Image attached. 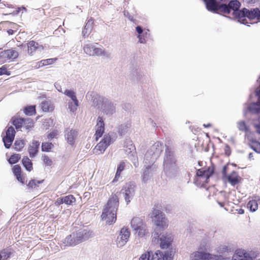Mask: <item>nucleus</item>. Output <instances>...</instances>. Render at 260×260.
Returning a JSON list of instances; mask_svg holds the SVG:
<instances>
[{
	"mask_svg": "<svg viewBox=\"0 0 260 260\" xmlns=\"http://www.w3.org/2000/svg\"><path fill=\"white\" fill-rule=\"evenodd\" d=\"M119 206V199L116 195H113L108 200L101 215L102 220L111 225L116 220V212Z\"/></svg>",
	"mask_w": 260,
	"mask_h": 260,
	"instance_id": "f257e3e1",
	"label": "nucleus"
},
{
	"mask_svg": "<svg viewBox=\"0 0 260 260\" xmlns=\"http://www.w3.org/2000/svg\"><path fill=\"white\" fill-rule=\"evenodd\" d=\"M93 236L92 231L81 229L68 236L64 239L63 243L66 246H74L93 237Z\"/></svg>",
	"mask_w": 260,
	"mask_h": 260,
	"instance_id": "f03ea898",
	"label": "nucleus"
},
{
	"mask_svg": "<svg viewBox=\"0 0 260 260\" xmlns=\"http://www.w3.org/2000/svg\"><path fill=\"white\" fill-rule=\"evenodd\" d=\"M92 99L93 103L96 106L101 105V108L104 113L108 115H112L116 112V104L110 99L94 94Z\"/></svg>",
	"mask_w": 260,
	"mask_h": 260,
	"instance_id": "7ed1b4c3",
	"label": "nucleus"
},
{
	"mask_svg": "<svg viewBox=\"0 0 260 260\" xmlns=\"http://www.w3.org/2000/svg\"><path fill=\"white\" fill-rule=\"evenodd\" d=\"M164 149L163 143L157 141L153 144L147 150L144 156V162H154L160 156Z\"/></svg>",
	"mask_w": 260,
	"mask_h": 260,
	"instance_id": "20e7f679",
	"label": "nucleus"
},
{
	"mask_svg": "<svg viewBox=\"0 0 260 260\" xmlns=\"http://www.w3.org/2000/svg\"><path fill=\"white\" fill-rule=\"evenodd\" d=\"M117 138L116 133L111 132L104 135L102 140L95 146L93 149V153L100 154L104 153L107 148Z\"/></svg>",
	"mask_w": 260,
	"mask_h": 260,
	"instance_id": "39448f33",
	"label": "nucleus"
},
{
	"mask_svg": "<svg viewBox=\"0 0 260 260\" xmlns=\"http://www.w3.org/2000/svg\"><path fill=\"white\" fill-rule=\"evenodd\" d=\"M173 241L172 236L170 234H159L156 229L153 235L152 242L159 244L162 249L167 248Z\"/></svg>",
	"mask_w": 260,
	"mask_h": 260,
	"instance_id": "423d86ee",
	"label": "nucleus"
},
{
	"mask_svg": "<svg viewBox=\"0 0 260 260\" xmlns=\"http://www.w3.org/2000/svg\"><path fill=\"white\" fill-rule=\"evenodd\" d=\"M240 7V3L237 0L230 1L228 5L221 4L220 5V12L224 13L229 14L233 11L232 14L234 17L237 19L238 21L241 16V10H239Z\"/></svg>",
	"mask_w": 260,
	"mask_h": 260,
	"instance_id": "0eeeda50",
	"label": "nucleus"
},
{
	"mask_svg": "<svg viewBox=\"0 0 260 260\" xmlns=\"http://www.w3.org/2000/svg\"><path fill=\"white\" fill-rule=\"evenodd\" d=\"M214 171V167L212 166L206 169L202 168L198 170L196 173L197 177L195 179L196 183L201 184L202 186L208 183L209 178L213 175Z\"/></svg>",
	"mask_w": 260,
	"mask_h": 260,
	"instance_id": "6e6552de",
	"label": "nucleus"
},
{
	"mask_svg": "<svg viewBox=\"0 0 260 260\" xmlns=\"http://www.w3.org/2000/svg\"><path fill=\"white\" fill-rule=\"evenodd\" d=\"M241 16L238 22L241 23L246 24L247 23L246 17L250 20L256 18L257 20H260V10L258 8L251 9L250 10L243 8L241 10Z\"/></svg>",
	"mask_w": 260,
	"mask_h": 260,
	"instance_id": "1a4fd4ad",
	"label": "nucleus"
},
{
	"mask_svg": "<svg viewBox=\"0 0 260 260\" xmlns=\"http://www.w3.org/2000/svg\"><path fill=\"white\" fill-rule=\"evenodd\" d=\"M131 227L136 234L140 237H143L148 233L146 225L143 220L139 217H134L131 222Z\"/></svg>",
	"mask_w": 260,
	"mask_h": 260,
	"instance_id": "9d476101",
	"label": "nucleus"
},
{
	"mask_svg": "<svg viewBox=\"0 0 260 260\" xmlns=\"http://www.w3.org/2000/svg\"><path fill=\"white\" fill-rule=\"evenodd\" d=\"M151 217L154 219L157 228L164 230L168 226L167 219L165 215L161 211L157 209H154L151 213Z\"/></svg>",
	"mask_w": 260,
	"mask_h": 260,
	"instance_id": "9b49d317",
	"label": "nucleus"
},
{
	"mask_svg": "<svg viewBox=\"0 0 260 260\" xmlns=\"http://www.w3.org/2000/svg\"><path fill=\"white\" fill-rule=\"evenodd\" d=\"M136 190V185L134 182L126 183L121 190L126 204H128L133 199Z\"/></svg>",
	"mask_w": 260,
	"mask_h": 260,
	"instance_id": "f8f14e48",
	"label": "nucleus"
},
{
	"mask_svg": "<svg viewBox=\"0 0 260 260\" xmlns=\"http://www.w3.org/2000/svg\"><path fill=\"white\" fill-rule=\"evenodd\" d=\"M12 122L17 129L23 128L26 131H29L30 128L34 126L33 120L30 118H14Z\"/></svg>",
	"mask_w": 260,
	"mask_h": 260,
	"instance_id": "ddd939ff",
	"label": "nucleus"
},
{
	"mask_svg": "<svg viewBox=\"0 0 260 260\" xmlns=\"http://www.w3.org/2000/svg\"><path fill=\"white\" fill-rule=\"evenodd\" d=\"M84 52L89 56L105 55V50L102 47H98L95 44L88 43L84 45Z\"/></svg>",
	"mask_w": 260,
	"mask_h": 260,
	"instance_id": "4468645a",
	"label": "nucleus"
},
{
	"mask_svg": "<svg viewBox=\"0 0 260 260\" xmlns=\"http://www.w3.org/2000/svg\"><path fill=\"white\" fill-rule=\"evenodd\" d=\"M143 169L142 180L144 182H147L152 177L153 174L156 171L157 167L154 162H147Z\"/></svg>",
	"mask_w": 260,
	"mask_h": 260,
	"instance_id": "2eb2a0df",
	"label": "nucleus"
},
{
	"mask_svg": "<svg viewBox=\"0 0 260 260\" xmlns=\"http://www.w3.org/2000/svg\"><path fill=\"white\" fill-rule=\"evenodd\" d=\"M173 149L167 146L166 149L165 156L164 160L165 170H169L175 164Z\"/></svg>",
	"mask_w": 260,
	"mask_h": 260,
	"instance_id": "dca6fc26",
	"label": "nucleus"
},
{
	"mask_svg": "<svg viewBox=\"0 0 260 260\" xmlns=\"http://www.w3.org/2000/svg\"><path fill=\"white\" fill-rule=\"evenodd\" d=\"M130 236V232L126 228H122L117 237L116 243L118 247L121 248L127 242Z\"/></svg>",
	"mask_w": 260,
	"mask_h": 260,
	"instance_id": "f3484780",
	"label": "nucleus"
},
{
	"mask_svg": "<svg viewBox=\"0 0 260 260\" xmlns=\"http://www.w3.org/2000/svg\"><path fill=\"white\" fill-rule=\"evenodd\" d=\"M18 56V53L15 49L4 50L0 53V62H5L9 60H13Z\"/></svg>",
	"mask_w": 260,
	"mask_h": 260,
	"instance_id": "a211bd4d",
	"label": "nucleus"
},
{
	"mask_svg": "<svg viewBox=\"0 0 260 260\" xmlns=\"http://www.w3.org/2000/svg\"><path fill=\"white\" fill-rule=\"evenodd\" d=\"M15 131L13 126H10L6 131V136L3 138L4 146L6 148H10L14 141Z\"/></svg>",
	"mask_w": 260,
	"mask_h": 260,
	"instance_id": "6ab92c4d",
	"label": "nucleus"
},
{
	"mask_svg": "<svg viewBox=\"0 0 260 260\" xmlns=\"http://www.w3.org/2000/svg\"><path fill=\"white\" fill-rule=\"evenodd\" d=\"M173 255L171 251H167L162 252L160 250H157L152 254V260H172Z\"/></svg>",
	"mask_w": 260,
	"mask_h": 260,
	"instance_id": "aec40b11",
	"label": "nucleus"
},
{
	"mask_svg": "<svg viewBox=\"0 0 260 260\" xmlns=\"http://www.w3.org/2000/svg\"><path fill=\"white\" fill-rule=\"evenodd\" d=\"M78 136V132L75 129L67 128L64 132V137L70 145H73Z\"/></svg>",
	"mask_w": 260,
	"mask_h": 260,
	"instance_id": "412c9836",
	"label": "nucleus"
},
{
	"mask_svg": "<svg viewBox=\"0 0 260 260\" xmlns=\"http://www.w3.org/2000/svg\"><path fill=\"white\" fill-rule=\"evenodd\" d=\"M208 10L215 13L220 12V5L215 0H203Z\"/></svg>",
	"mask_w": 260,
	"mask_h": 260,
	"instance_id": "4be33fe9",
	"label": "nucleus"
},
{
	"mask_svg": "<svg viewBox=\"0 0 260 260\" xmlns=\"http://www.w3.org/2000/svg\"><path fill=\"white\" fill-rule=\"evenodd\" d=\"M105 131V124L102 117H99L97 119L96 125V131L95 134L96 140L102 137Z\"/></svg>",
	"mask_w": 260,
	"mask_h": 260,
	"instance_id": "5701e85b",
	"label": "nucleus"
},
{
	"mask_svg": "<svg viewBox=\"0 0 260 260\" xmlns=\"http://www.w3.org/2000/svg\"><path fill=\"white\" fill-rule=\"evenodd\" d=\"M191 260H210L211 254L203 251H196L191 255Z\"/></svg>",
	"mask_w": 260,
	"mask_h": 260,
	"instance_id": "b1692460",
	"label": "nucleus"
},
{
	"mask_svg": "<svg viewBox=\"0 0 260 260\" xmlns=\"http://www.w3.org/2000/svg\"><path fill=\"white\" fill-rule=\"evenodd\" d=\"M40 147V142L33 140L28 147V152L30 157H35L37 154Z\"/></svg>",
	"mask_w": 260,
	"mask_h": 260,
	"instance_id": "393cba45",
	"label": "nucleus"
},
{
	"mask_svg": "<svg viewBox=\"0 0 260 260\" xmlns=\"http://www.w3.org/2000/svg\"><path fill=\"white\" fill-rule=\"evenodd\" d=\"M131 127V122L127 121L118 125L116 131L120 137H122L129 131Z\"/></svg>",
	"mask_w": 260,
	"mask_h": 260,
	"instance_id": "a878e982",
	"label": "nucleus"
},
{
	"mask_svg": "<svg viewBox=\"0 0 260 260\" xmlns=\"http://www.w3.org/2000/svg\"><path fill=\"white\" fill-rule=\"evenodd\" d=\"M27 44L28 47V53L30 55H32L37 50H39L41 51L44 49L42 45H39L38 43L34 41H31Z\"/></svg>",
	"mask_w": 260,
	"mask_h": 260,
	"instance_id": "bb28decb",
	"label": "nucleus"
},
{
	"mask_svg": "<svg viewBox=\"0 0 260 260\" xmlns=\"http://www.w3.org/2000/svg\"><path fill=\"white\" fill-rule=\"evenodd\" d=\"M93 21L92 19L88 20L86 23L84 29L82 30V36L85 38L87 37L90 34L93 26Z\"/></svg>",
	"mask_w": 260,
	"mask_h": 260,
	"instance_id": "cd10ccee",
	"label": "nucleus"
},
{
	"mask_svg": "<svg viewBox=\"0 0 260 260\" xmlns=\"http://www.w3.org/2000/svg\"><path fill=\"white\" fill-rule=\"evenodd\" d=\"M232 246L229 244L221 245L217 248V252L219 254L228 253L232 250Z\"/></svg>",
	"mask_w": 260,
	"mask_h": 260,
	"instance_id": "c85d7f7f",
	"label": "nucleus"
},
{
	"mask_svg": "<svg viewBox=\"0 0 260 260\" xmlns=\"http://www.w3.org/2000/svg\"><path fill=\"white\" fill-rule=\"evenodd\" d=\"M42 110L44 112H50L53 110L54 107L50 101H43L41 105Z\"/></svg>",
	"mask_w": 260,
	"mask_h": 260,
	"instance_id": "c756f323",
	"label": "nucleus"
},
{
	"mask_svg": "<svg viewBox=\"0 0 260 260\" xmlns=\"http://www.w3.org/2000/svg\"><path fill=\"white\" fill-rule=\"evenodd\" d=\"M125 168V163L123 161L120 162L118 165L116 172L115 178H114L113 182H115L118 181V179L120 177L121 173L124 170Z\"/></svg>",
	"mask_w": 260,
	"mask_h": 260,
	"instance_id": "7c9ffc66",
	"label": "nucleus"
},
{
	"mask_svg": "<svg viewBox=\"0 0 260 260\" xmlns=\"http://www.w3.org/2000/svg\"><path fill=\"white\" fill-rule=\"evenodd\" d=\"M13 172L16 176L18 181L24 184L23 179L21 176V168L18 165H15L13 168Z\"/></svg>",
	"mask_w": 260,
	"mask_h": 260,
	"instance_id": "2f4dec72",
	"label": "nucleus"
},
{
	"mask_svg": "<svg viewBox=\"0 0 260 260\" xmlns=\"http://www.w3.org/2000/svg\"><path fill=\"white\" fill-rule=\"evenodd\" d=\"M25 144L23 140H16L13 147L15 150L19 151L24 147Z\"/></svg>",
	"mask_w": 260,
	"mask_h": 260,
	"instance_id": "473e14b6",
	"label": "nucleus"
},
{
	"mask_svg": "<svg viewBox=\"0 0 260 260\" xmlns=\"http://www.w3.org/2000/svg\"><path fill=\"white\" fill-rule=\"evenodd\" d=\"M23 165L26 170L30 171L32 169V164L31 160L27 156L24 157L22 160Z\"/></svg>",
	"mask_w": 260,
	"mask_h": 260,
	"instance_id": "72a5a7b5",
	"label": "nucleus"
},
{
	"mask_svg": "<svg viewBox=\"0 0 260 260\" xmlns=\"http://www.w3.org/2000/svg\"><path fill=\"white\" fill-rule=\"evenodd\" d=\"M228 179L229 182L232 185H235L239 182L237 174L235 172H233L232 174L229 175Z\"/></svg>",
	"mask_w": 260,
	"mask_h": 260,
	"instance_id": "f704fd0d",
	"label": "nucleus"
},
{
	"mask_svg": "<svg viewBox=\"0 0 260 260\" xmlns=\"http://www.w3.org/2000/svg\"><path fill=\"white\" fill-rule=\"evenodd\" d=\"M247 207L251 212H255L258 208V204L256 201L251 200L247 204Z\"/></svg>",
	"mask_w": 260,
	"mask_h": 260,
	"instance_id": "c9c22d12",
	"label": "nucleus"
},
{
	"mask_svg": "<svg viewBox=\"0 0 260 260\" xmlns=\"http://www.w3.org/2000/svg\"><path fill=\"white\" fill-rule=\"evenodd\" d=\"M63 203L67 205H72L76 202V199L73 195H69L62 198Z\"/></svg>",
	"mask_w": 260,
	"mask_h": 260,
	"instance_id": "e433bc0d",
	"label": "nucleus"
},
{
	"mask_svg": "<svg viewBox=\"0 0 260 260\" xmlns=\"http://www.w3.org/2000/svg\"><path fill=\"white\" fill-rule=\"evenodd\" d=\"M153 254L154 253L152 251H147L140 256L139 260H152V254Z\"/></svg>",
	"mask_w": 260,
	"mask_h": 260,
	"instance_id": "4c0bfd02",
	"label": "nucleus"
},
{
	"mask_svg": "<svg viewBox=\"0 0 260 260\" xmlns=\"http://www.w3.org/2000/svg\"><path fill=\"white\" fill-rule=\"evenodd\" d=\"M24 113L28 116H31L36 113L35 106H30L26 107L24 109Z\"/></svg>",
	"mask_w": 260,
	"mask_h": 260,
	"instance_id": "58836bf2",
	"label": "nucleus"
},
{
	"mask_svg": "<svg viewBox=\"0 0 260 260\" xmlns=\"http://www.w3.org/2000/svg\"><path fill=\"white\" fill-rule=\"evenodd\" d=\"M68 106L70 112H74L77 110V107L78 106V101L76 100L70 102L68 103Z\"/></svg>",
	"mask_w": 260,
	"mask_h": 260,
	"instance_id": "ea45409f",
	"label": "nucleus"
},
{
	"mask_svg": "<svg viewBox=\"0 0 260 260\" xmlns=\"http://www.w3.org/2000/svg\"><path fill=\"white\" fill-rule=\"evenodd\" d=\"M63 93L70 98L73 101L78 100L76 95V93L73 90H66Z\"/></svg>",
	"mask_w": 260,
	"mask_h": 260,
	"instance_id": "a19ab883",
	"label": "nucleus"
},
{
	"mask_svg": "<svg viewBox=\"0 0 260 260\" xmlns=\"http://www.w3.org/2000/svg\"><path fill=\"white\" fill-rule=\"evenodd\" d=\"M53 145L51 143L45 142L42 145V150L43 151H49L53 147Z\"/></svg>",
	"mask_w": 260,
	"mask_h": 260,
	"instance_id": "79ce46f5",
	"label": "nucleus"
},
{
	"mask_svg": "<svg viewBox=\"0 0 260 260\" xmlns=\"http://www.w3.org/2000/svg\"><path fill=\"white\" fill-rule=\"evenodd\" d=\"M20 159V155L18 154L11 155L9 159V162L11 164H14L18 161Z\"/></svg>",
	"mask_w": 260,
	"mask_h": 260,
	"instance_id": "37998d69",
	"label": "nucleus"
},
{
	"mask_svg": "<svg viewBox=\"0 0 260 260\" xmlns=\"http://www.w3.org/2000/svg\"><path fill=\"white\" fill-rule=\"evenodd\" d=\"M43 182L42 181H37L36 180H30L27 184V186L29 188H35L37 186H38V184L41 183Z\"/></svg>",
	"mask_w": 260,
	"mask_h": 260,
	"instance_id": "c03bdc74",
	"label": "nucleus"
},
{
	"mask_svg": "<svg viewBox=\"0 0 260 260\" xmlns=\"http://www.w3.org/2000/svg\"><path fill=\"white\" fill-rule=\"evenodd\" d=\"M42 160L46 166H51L52 165V160L47 155L42 156Z\"/></svg>",
	"mask_w": 260,
	"mask_h": 260,
	"instance_id": "a18cd8bd",
	"label": "nucleus"
},
{
	"mask_svg": "<svg viewBox=\"0 0 260 260\" xmlns=\"http://www.w3.org/2000/svg\"><path fill=\"white\" fill-rule=\"evenodd\" d=\"M238 128L241 131L246 132L247 130L245 123L244 121H240L238 123Z\"/></svg>",
	"mask_w": 260,
	"mask_h": 260,
	"instance_id": "49530a36",
	"label": "nucleus"
},
{
	"mask_svg": "<svg viewBox=\"0 0 260 260\" xmlns=\"http://www.w3.org/2000/svg\"><path fill=\"white\" fill-rule=\"evenodd\" d=\"M56 60V58H49L46 59L42 60L43 61V63L44 66L47 65L51 64L54 63V62Z\"/></svg>",
	"mask_w": 260,
	"mask_h": 260,
	"instance_id": "de8ad7c7",
	"label": "nucleus"
},
{
	"mask_svg": "<svg viewBox=\"0 0 260 260\" xmlns=\"http://www.w3.org/2000/svg\"><path fill=\"white\" fill-rule=\"evenodd\" d=\"M10 257V253L6 251H2L0 252V258L1 260H6Z\"/></svg>",
	"mask_w": 260,
	"mask_h": 260,
	"instance_id": "09e8293b",
	"label": "nucleus"
},
{
	"mask_svg": "<svg viewBox=\"0 0 260 260\" xmlns=\"http://www.w3.org/2000/svg\"><path fill=\"white\" fill-rule=\"evenodd\" d=\"M10 72L7 71V68L5 66H3L0 68V76L3 75H10Z\"/></svg>",
	"mask_w": 260,
	"mask_h": 260,
	"instance_id": "8fccbe9b",
	"label": "nucleus"
},
{
	"mask_svg": "<svg viewBox=\"0 0 260 260\" xmlns=\"http://www.w3.org/2000/svg\"><path fill=\"white\" fill-rule=\"evenodd\" d=\"M44 66V63H43V60H42L41 61H39V62H38L37 63H36V65L35 66V67L36 68V69H39L41 67H42Z\"/></svg>",
	"mask_w": 260,
	"mask_h": 260,
	"instance_id": "3c124183",
	"label": "nucleus"
},
{
	"mask_svg": "<svg viewBox=\"0 0 260 260\" xmlns=\"http://www.w3.org/2000/svg\"><path fill=\"white\" fill-rule=\"evenodd\" d=\"M54 86L59 92H62L61 87L58 83H55Z\"/></svg>",
	"mask_w": 260,
	"mask_h": 260,
	"instance_id": "603ef678",
	"label": "nucleus"
},
{
	"mask_svg": "<svg viewBox=\"0 0 260 260\" xmlns=\"http://www.w3.org/2000/svg\"><path fill=\"white\" fill-rule=\"evenodd\" d=\"M124 15L125 17H127L130 20H133V17H132L128 11H124Z\"/></svg>",
	"mask_w": 260,
	"mask_h": 260,
	"instance_id": "864d4df0",
	"label": "nucleus"
},
{
	"mask_svg": "<svg viewBox=\"0 0 260 260\" xmlns=\"http://www.w3.org/2000/svg\"><path fill=\"white\" fill-rule=\"evenodd\" d=\"M136 31L139 34V35L143 32V29L141 26H138L136 27Z\"/></svg>",
	"mask_w": 260,
	"mask_h": 260,
	"instance_id": "5fc2aeb1",
	"label": "nucleus"
},
{
	"mask_svg": "<svg viewBox=\"0 0 260 260\" xmlns=\"http://www.w3.org/2000/svg\"><path fill=\"white\" fill-rule=\"evenodd\" d=\"M138 38H139V42L140 43H145V40L142 37V36L139 35Z\"/></svg>",
	"mask_w": 260,
	"mask_h": 260,
	"instance_id": "6e6d98bb",
	"label": "nucleus"
},
{
	"mask_svg": "<svg viewBox=\"0 0 260 260\" xmlns=\"http://www.w3.org/2000/svg\"><path fill=\"white\" fill-rule=\"evenodd\" d=\"M63 203V198H58L56 202V204L58 205H60V204H62Z\"/></svg>",
	"mask_w": 260,
	"mask_h": 260,
	"instance_id": "4d7b16f0",
	"label": "nucleus"
},
{
	"mask_svg": "<svg viewBox=\"0 0 260 260\" xmlns=\"http://www.w3.org/2000/svg\"><path fill=\"white\" fill-rule=\"evenodd\" d=\"M225 152L226 154H227L228 155L230 154V147L228 145L226 146V147H225Z\"/></svg>",
	"mask_w": 260,
	"mask_h": 260,
	"instance_id": "13d9d810",
	"label": "nucleus"
},
{
	"mask_svg": "<svg viewBox=\"0 0 260 260\" xmlns=\"http://www.w3.org/2000/svg\"><path fill=\"white\" fill-rule=\"evenodd\" d=\"M226 170H227V167L225 166H224L223 168V169H222V174L224 176H225L226 175Z\"/></svg>",
	"mask_w": 260,
	"mask_h": 260,
	"instance_id": "bf43d9fd",
	"label": "nucleus"
},
{
	"mask_svg": "<svg viewBox=\"0 0 260 260\" xmlns=\"http://www.w3.org/2000/svg\"><path fill=\"white\" fill-rule=\"evenodd\" d=\"M8 34L9 35H13L14 32V30H13V29H9L8 31H7Z\"/></svg>",
	"mask_w": 260,
	"mask_h": 260,
	"instance_id": "052dcab7",
	"label": "nucleus"
},
{
	"mask_svg": "<svg viewBox=\"0 0 260 260\" xmlns=\"http://www.w3.org/2000/svg\"><path fill=\"white\" fill-rule=\"evenodd\" d=\"M134 164L135 165V167H137L138 165V162L137 161H134Z\"/></svg>",
	"mask_w": 260,
	"mask_h": 260,
	"instance_id": "680f3d73",
	"label": "nucleus"
},
{
	"mask_svg": "<svg viewBox=\"0 0 260 260\" xmlns=\"http://www.w3.org/2000/svg\"><path fill=\"white\" fill-rule=\"evenodd\" d=\"M203 126L205 127H210L211 126L210 124H204Z\"/></svg>",
	"mask_w": 260,
	"mask_h": 260,
	"instance_id": "e2e57ef3",
	"label": "nucleus"
},
{
	"mask_svg": "<svg viewBox=\"0 0 260 260\" xmlns=\"http://www.w3.org/2000/svg\"><path fill=\"white\" fill-rule=\"evenodd\" d=\"M253 157V154L252 153H250L249 154V158H251Z\"/></svg>",
	"mask_w": 260,
	"mask_h": 260,
	"instance_id": "0e129e2a",
	"label": "nucleus"
},
{
	"mask_svg": "<svg viewBox=\"0 0 260 260\" xmlns=\"http://www.w3.org/2000/svg\"><path fill=\"white\" fill-rule=\"evenodd\" d=\"M152 126L154 127L156 126V123L154 122L153 121H152Z\"/></svg>",
	"mask_w": 260,
	"mask_h": 260,
	"instance_id": "69168bd1",
	"label": "nucleus"
},
{
	"mask_svg": "<svg viewBox=\"0 0 260 260\" xmlns=\"http://www.w3.org/2000/svg\"><path fill=\"white\" fill-rule=\"evenodd\" d=\"M218 204H219L221 207H223V204H222V203H220V202H218Z\"/></svg>",
	"mask_w": 260,
	"mask_h": 260,
	"instance_id": "338daca9",
	"label": "nucleus"
},
{
	"mask_svg": "<svg viewBox=\"0 0 260 260\" xmlns=\"http://www.w3.org/2000/svg\"><path fill=\"white\" fill-rule=\"evenodd\" d=\"M257 146H258L259 147V149H260V144L259 143H257Z\"/></svg>",
	"mask_w": 260,
	"mask_h": 260,
	"instance_id": "774afa93",
	"label": "nucleus"
}]
</instances>
